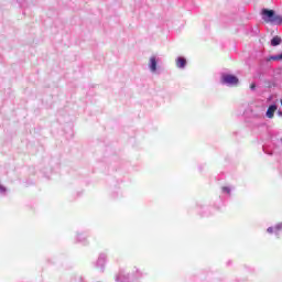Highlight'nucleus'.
Returning a JSON list of instances; mask_svg holds the SVG:
<instances>
[{
    "label": "nucleus",
    "mask_w": 282,
    "mask_h": 282,
    "mask_svg": "<svg viewBox=\"0 0 282 282\" xmlns=\"http://www.w3.org/2000/svg\"><path fill=\"white\" fill-rule=\"evenodd\" d=\"M261 17L264 23H274L275 25H282V17L278 15L274 10L262 9Z\"/></svg>",
    "instance_id": "nucleus-1"
},
{
    "label": "nucleus",
    "mask_w": 282,
    "mask_h": 282,
    "mask_svg": "<svg viewBox=\"0 0 282 282\" xmlns=\"http://www.w3.org/2000/svg\"><path fill=\"white\" fill-rule=\"evenodd\" d=\"M223 83L226 85H237L239 83V78L235 75H224Z\"/></svg>",
    "instance_id": "nucleus-2"
},
{
    "label": "nucleus",
    "mask_w": 282,
    "mask_h": 282,
    "mask_svg": "<svg viewBox=\"0 0 282 282\" xmlns=\"http://www.w3.org/2000/svg\"><path fill=\"white\" fill-rule=\"evenodd\" d=\"M276 109H278L276 105L269 106L267 110V118H270V119L274 118V113L276 112Z\"/></svg>",
    "instance_id": "nucleus-3"
},
{
    "label": "nucleus",
    "mask_w": 282,
    "mask_h": 282,
    "mask_svg": "<svg viewBox=\"0 0 282 282\" xmlns=\"http://www.w3.org/2000/svg\"><path fill=\"white\" fill-rule=\"evenodd\" d=\"M149 67H150L151 72H155L158 69V59H155L154 56H152L150 58Z\"/></svg>",
    "instance_id": "nucleus-4"
},
{
    "label": "nucleus",
    "mask_w": 282,
    "mask_h": 282,
    "mask_svg": "<svg viewBox=\"0 0 282 282\" xmlns=\"http://www.w3.org/2000/svg\"><path fill=\"white\" fill-rule=\"evenodd\" d=\"M176 67H180V68L186 67V58H184V57H178V58L176 59Z\"/></svg>",
    "instance_id": "nucleus-5"
},
{
    "label": "nucleus",
    "mask_w": 282,
    "mask_h": 282,
    "mask_svg": "<svg viewBox=\"0 0 282 282\" xmlns=\"http://www.w3.org/2000/svg\"><path fill=\"white\" fill-rule=\"evenodd\" d=\"M271 45L273 47H276V45H281V37L280 36H274L272 40H271Z\"/></svg>",
    "instance_id": "nucleus-6"
},
{
    "label": "nucleus",
    "mask_w": 282,
    "mask_h": 282,
    "mask_svg": "<svg viewBox=\"0 0 282 282\" xmlns=\"http://www.w3.org/2000/svg\"><path fill=\"white\" fill-rule=\"evenodd\" d=\"M268 61H282V53L268 58Z\"/></svg>",
    "instance_id": "nucleus-7"
},
{
    "label": "nucleus",
    "mask_w": 282,
    "mask_h": 282,
    "mask_svg": "<svg viewBox=\"0 0 282 282\" xmlns=\"http://www.w3.org/2000/svg\"><path fill=\"white\" fill-rule=\"evenodd\" d=\"M223 192L227 193V195H230V187H223Z\"/></svg>",
    "instance_id": "nucleus-8"
},
{
    "label": "nucleus",
    "mask_w": 282,
    "mask_h": 282,
    "mask_svg": "<svg viewBox=\"0 0 282 282\" xmlns=\"http://www.w3.org/2000/svg\"><path fill=\"white\" fill-rule=\"evenodd\" d=\"M267 232L272 234V232H274V229H273L272 227H269V228L267 229Z\"/></svg>",
    "instance_id": "nucleus-9"
},
{
    "label": "nucleus",
    "mask_w": 282,
    "mask_h": 282,
    "mask_svg": "<svg viewBox=\"0 0 282 282\" xmlns=\"http://www.w3.org/2000/svg\"><path fill=\"white\" fill-rule=\"evenodd\" d=\"M250 89H257V85H256L254 83H252V84L250 85Z\"/></svg>",
    "instance_id": "nucleus-10"
}]
</instances>
